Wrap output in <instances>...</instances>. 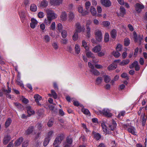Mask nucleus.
I'll return each instance as SVG.
<instances>
[{"instance_id":"nucleus-6","label":"nucleus","mask_w":147,"mask_h":147,"mask_svg":"<svg viewBox=\"0 0 147 147\" xmlns=\"http://www.w3.org/2000/svg\"><path fill=\"white\" fill-rule=\"evenodd\" d=\"M134 7L136 11L139 13H140L142 11V10L145 8L144 6L142 4H140L138 3L135 4Z\"/></svg>"},{"instance_id":"nucleus-49","label":"nucleus","mask_w":147,"mask_h":147,"mask_svg":"<svg viewBox=\"0 0 147 147\" xmlns=\"http://www.w3.org/2000/svg\"><path fill=\"white\" fill-rule=\"evenodd\" d=\"M129 63V60L127 59L119 63V65L123 66L127 65Z\"/></svg>"},{"instance_id":"nucleus-63","label":"nucleus","mask_w":147,"mask_h":147,"mask_svg":"<svg viewBox=\"0 0 147 147\" xmlns=\"http://www.w3.org/2000/svg\"><path fill=\"white\" fill-rule=\"evenodd\" d=\"M53 132L52 131H51L48 133L47 137V138H49L50 139L51 137L53 135Z\"/></svg>"},{"instance_id":"nucleus-9","label":"nucleus","mask_w":147,"mask_h":147,"mask_svg":"<svg viewBox=\"0 0 147 147\" xmlns=\"http://www.w3.org/2000/svg\"><path fill=\"white\" fill-rule=\"evenodd\" d=\"M25 13V11L23 10H21L19 12V15L21 19V21L23 23L25 22L26 19Z\"/></svg>"},{"instance_id":"nucleus-55","label":"nucleus","mask_w":147,"mask_h":147,"mask_svg":"<svg viewBox=\"0 0 147 147\" xmlns=\"http://www.w3.org/2000/svg\"><path fill=\"white\" fill-rule=\"evenodd\" d=\"M105 42H107L109 40V35L108 33H105Z\"/></svg>"},{"instance_id":"nucleus-61","label":"nucleus","mask_w":147,"mask_h":147,"mask_svg":"<svg viewBox=\"0 0 147 147\" xmlns=\"http://www.w3.org/2000/svg\"><path fill=\"white\" fill-rule=\"evenodd\" d=\"M105 51H102L101 52H98V55L99 57H102L105 55Z\"/></svg>"},{"instance_id":"nucleus-46","label":"nucleus","mask_w":147,"mask_h":147,"mask_svg":"<svg viewBox=\"0 0 147 147\" xmlns=\"http://www.w3.org/2000/svg\"><path fill=\"white\" fill-rule=\"evenodd\" d=\"M78 32L75 31L73 35L72 38L74 41H76L77 40L78 37Z\"/></svg>"},{"instance_id":"nucleus-8","label":"nucleus","mask_w":147,"mask_h":147,"mask_svg":"<svg viewBox=\"0 0 147 147\" xmlns=\"http://www.w3.org/2000/svg\"><path fill=\"white\" fill-rule=\"evenodd\" d=\"M78 12L81 14L83 16H85L88 15L89 13L88 11L84 10L83 9V7L79 5L78 7Z\"/></svg>"},{"instance_id":"nucleus-12","label":"nucleus","mask_w":147,"mask_h":147,"mask_svg":"<svg viewBox=\"0 0 147 147\" xmlns=\"http://www.w3.org/2000/svg\"><path fill=\"white\" fill-rule=\"evenodd\" d=\"M67 16L66 12L62 11L59 16V19L62 21H65L67 20Z\"/></svg>"},{"instance_id":"nucleus-44","label":"nucleus","mask_w":147,"mask_h":147,"mask_svg":"<svg viewBox=\"0 0 147 147\" xmlns=\"http://www.w3.org/2000/svg\"><path fill=\"white\" fill-rule=\"evenodd\" d=\"M86 36L88 37L89 38L90 35V28L89 26H87V27H86Z\"/></svg>"},{"instance_id":"nucleus-43","label":"nucleus","mask_w":147,"mask_h":147,"mask_svg":"<svg viewBox=\"0 0 147 147\" xmlns=\"http://www.w3.org/2000/svg\"><path fill=\"white\" fill-rule=\"evenodd\" d=\"M7 87L8 88V90L5 89L4 88H3L2 89L3 92H5L6 94L9 93L11 92V88L9 87L8 85L7 86Z\"/></svg>"},{"instance_id":"nucleus-34","label":"nucleus","mask_w":147,"mask_h":147,"mask_svg":"<svg viewBox=\"0 0 147 147\" xmlns=\"http://www.w3.org/2000/svg\"><path fill=\"white\" fill-rule=\"evenodd\" d=\"M52 46L55 50H57L59 48V46L58 43L56 42H53L51 43Z\"/></svg>"},{"instance_id":"nucleus-3","label":"nucleus","mask_w":147,"mask_h":147,"mask_svg":"<svg viewBox=\"0 0 147 147\" xmlns=\"http://www.w3.org/2000/svg\"><path fill=\"white\" fill-rule=\"evenodd\" d=\"M133 35L134 40L135 42H137L138 40H139V45H140L142 43V41L143 40V36H141L140 35H139L138 36L136 32L135 31H134Z\"/></svg>"},{"instance_id":"nucleus-21","label":"nucleus","mask_w":147,"mask_h":147,"mask_svg":"<svg viewBox=\"0 0 147 147\" xmlns=\"http://www.w3.org/2000/svg\"><path fill=\"white\" fill-rule=\"evenodd\" d=\"M74 50L76 54L78 55L80 53L81 51L80 47L78 44H76L75 45Z\"/></svg>"},{"instance_id":"nucleus-5","label":"nucleus","mask_w":147,"mask_h":147,"mask_svg":"<svg viewBox=\"0 0 147 147\" xmlns=\"http://www.w3.org/2000/svg\"><path fill=\"white\" fill-rule=\"evenodd\" d=\"M75 27L76 28L75 31L78 32H83L85 30L84 26V25L82 26L79 22H77L76 24Z\"/></svg>"},{"instance_id":"nucleus-2","label":"nucleus","mask_w":147,"mask_h":147,"mask_svg":"<svg viewBox=\"0 0 147 147\" xmlns=\"http://www.w3.org/2000/svg\"><path fill=\"white\" fill-rule=\"evenodd\" d=\"M111 109L105 108L102 111H99L97 112V114L98 115H103L107 117H111L112 116V114L111 113Z\"/></svg>"},{"instance_id":"nucleus-54","label":"nucleus","mask_w":147,"mask_h":147,"mask_svg":"<svg viewBox=\"0 0 147 147\" xmlns=\"http://www.w3.org/2000/svg\"><path fill=\"white\" fill-rule=\"evenodd\" d=\"M121 77L127 80H128L129 79V77L128 76V75L127 73H123L121 74Z\"/></svg>"},{"instance_id":"nucleus-57","label":"nucleus","mask_w":147,"mask_h":147,"mask_svg":"<svg viewBox=\"0 0 147 147\" xmlns=\"http://www.w3.org/2000/svg\"><path fill=\"white\" fill-rule=\"evenodd\" d=\"M16 82L20 86L22 87H24L23 84L22 83V82L20 80V79H17Z\"/></svg>"},{"instance_id":"nucleus-22","label":"nucleus","mask_w":147,"mask_h":147,"mask_svg":"<svg viewBox=\"0 0 147 147\" xmlns=\"http://www.w3.org/2000/svg\"><path fill=\"white\" fill-rule=\"evenodd\" d=\"M116 126V123L114 120H113L112 124L109 126V129L113 131L115 129Z\"/></svg>"},{"instance_id":"nucleus-52","label":"nucleus","mask_w":147,"mask_h":147,"mask_svg":"<svg viewBox=\"0 0 147 147\" xmlns=\"http://www.w3.org/2000/svg\"><path fill=\"white\" fill-rule=\"evenodd\" d=\"M112 54L116 57H119L121 55L117 51H114L112 53Z\"/></svg>"},{"instance_id":"nucleus-59","label":"nucleus","mask_w":147,"mask_h":147,"mask_svg":"<svg viewBox=\"0 0 147 147\" xmlns=\"http://www.w3.org/2000/svg\"><path fill=\"white\" fill-rule=\"evenodd\" d=\"M57 26L58 28V30L59 32H61L63 28L62 24L61 23H59L57 25Z\"/></svg>"},{"instance_id":"nucleus-48","label":"nucleus","mask_w":147,"mask_h":147,"mask_svg":"<svg viewBox=\"0 0 147 147\" xmlns=\"http://www.w3.org/2000/svg\"><path fill=\"white\" fill-rule=\"evenodd\" d=\"M85 5L86 9V11H89V8L91 5L90 2L88 1L86 2L85 4Z\"/></svg>"},{"instance_id":"nucleus-16","label":"nucleus","mask_w":147,"mask_h":147,"mask_svg":"<svg viewBox=\"0 0 147 147\" xmlns=\"http://www.w3.org/2000/svg\"><path fill=\"white\" fill-rule=\"evenodd\" d=\"M34 98L37 105L38 106H41V104L39 103V101L41 100L42 98V97L39 94H36L34 96Z\"/></svg>"},{"instance_id":"nucleus-45","label":"nucleus","mask_w":147,"mask_h":147,"mask_svg":"<svg viewBox=\"0 0 147 147\" xmlns=\"http://www.w3.org/2000/svg\"><path fill=\"white\" fill-rule=\"evenodd\" d=\"M33 129V126H31L26 131V133L27 134H30Z\"/></svg>"},{"instance_id":"nucleus-32","label":"nucleus","mask_w":147,"mask_h":147,"mask_svg":"<svg viewBox=\"0 0 147 147\" xmlns=\"http://www.w3.org/2000/svg\"><path fill=\"white\" fill-rule=\"evenodd\" d=\"M43 39L45 42L47 43L50 41V38L48 35H45L44 36Z\"/></svg>"},{"instance_id":"nucleus-64","label":"nucleus","mask_w":147,"mask_h":147,"mask_svg":"<svg viewBox=\"0 0 147 147\" xmlns=\"http://www.w3.org/2000/svg\"><path fill=\"white\" fill-rule=\"evenodd\" d=\"M124 45L125 46H127L129 45V39L128 38H125L124 39Z\"/></svg>"},{"instance_id":"nucleus-58","label":"nucleus","mask_w":147,"mask_h":147,"mask_svg":"<svg viewBox=\"0 0 147 147\" xmlns=\"http://www.w3.org/2000/svg\"><path fill=\"white\" fill-rule=\"evenodd\" d=\"M67 35V32L65 30H63L61 32V36L62 37L65 38L66 37Z\"/></svg>"},{"instance_id":"nucleus-56","label":"nucleus","mask_w":147,"mask_h":147,"mask_svg":"<svg viewBox=\"0 0 147 147\" xmlns=\"http://www.w3.org/2000/svg\"><path fill=\"white\" fill-rule=\"evenodd\" d=\"M138 64V61H135L131 65L129 66V68H133L136 66Z\"/></svg>"},{"instance_id":"nucleus-14","label":"nucleus","mask_w":147,"mask_h":147,"mask_svg":"<svg viewBox=\"0 0 147 147\" xmlns=\"http://www.w3.org/2000/svg\"><path fill=\"white\" fill-rule=\"evenodd\" d=\"M86 55L87 56L89 57H92V61L94 63H95L96 62L95 61V57L94 56L93 53H92L91 51H89L88 50H86Z\"/></svg>"},{"instance_id":"nucleus-60","label":"nucleus","mask_w":147,"mask_h":147,"mask_svg":"<svg viewBox=\"0 0 147 147\" xmlns=\"http://www.w3.org/2000/svg\"><path fill=\"white\" fill-rule=\"evenodd\" d=\"M51 93L52 94V96L54 98L56 99L57 98V94L54 90H51Z\"/></svg>"},{"instance_id":"nucleus-38","label":"nucleus","mask_w":147,"mask_h":147,"mask_svg":"<svg viewBox=\"0 0 147 147\" xmlns=\"http://www.w3.org/2000/svg\"><path fill=\"white\" fill-rule=\"evenodd\" d=\"M90 11L93 16H95L96 15V11L95 8L93 6H91L90 9Z\"/></svg>"},{"instance_id":"nucleus-53","label":"nucleus","mask_w":147,"mask_h":147,"mask_svg":"<svg viewBox=\"0 0 147 147\" xmlns=\"http://www.w3.org/2000/svg\"><path fill=\"white\" fill-rule=\"evenodd\" d=\"M50 139L49 138H46L43 142V145L44 146H47L49 142Z\"/></svg>"},{"instance_id":"nucleus-15","label":"nucleus","mask_w":147,"mask_h":147,"mask_svg":"<svg viewBox=\"0 0 147 147\" xmlns=\"http://www.w3.org/2000/svg\"><path fill=\"white\" fill-rule=\"evenodd\" d=\"M100 2L102 5L106 7H110L111 4L109 0H100Z\"/></svg>"},{"instance_id":"nucleus-39","label":"nucleus","mask_w":147,"mask_h":147,"mask_svg":"<svg viewBox=\"0 0 147 147\" xmlns=\"http://www.w3.org/2000/svg\"><path fill=\"white\" fill-rule=\"evenodd\" d=\"M104 80L105 82L107 83H109L111 80V78L108 75H106L104 76Z\"/></svg>"},{"instance_id":"nucleus-37","label":"nucleus","mask_w":147,"mask_h":147,"mask_svg":"<svg viewBox=\"0 0 147 147\" xmlns=\"http://www.w3.org/2000/svg\"><path fill=\"white\" fill-rule=\"evenodd\" d=\"M136 129L135 128L132 126H131L129 127V132L131 133L134 135H136V132L135 131Z\"/></svg>"},{"instance_id":"nucleus-25","label":"nucleus","mask_w":147,"mask_h":147,"mask_svg":"<svg viewBox=\"0 0 147 147\" xmlns=\"http://www.w3.org/2000/svg\"><path fill=\"white\" fill-rule=\"evenodd\" d=\"M90 71L92 74L96 76H99L100 74V72L97 69L94 68L92 69H90Z\"/></svg>"},{"instance_id":"nucleus-41","label":"nucleus","mask_w":147,"mask_h":147,"mask_svg":"<svg viewBox=\"0 0 147 147\" xmlns=\"http://www.w3.org/2000/svg\"><path fill=\"white\" fill-rule=\"evenodd\" d=\"M30 3V0H23V5L26 7L29 5Z\"/></svg>"},{"instance_id":"nucleus-1","label":"nucleus","mask_w":147,"mask_h":147,"mask_svg":"<svg viewBox=\"0 0 147 147\" xmlns=\"http://www.w3.org/2000/svg\"><path fill=\"white\" fill-rule=\"evenodd\" d=\"M46 13L47 14V18L45 19L44 23L46 24L49 25L53 19H55L57 18V15L53 11L49 9H47L46 10Z\"/></svg>"},{"instance_id":"nucleus-10","label":"nucleus","mask_w":147,"mask_h":147,"mask_svg":"<svg viewBox=\"0 0 147 147\" xmlns=\"http://www.w3.org/2000/svg\"><path fill=\"white\" fill-rule=\"evenodd\" d=\"M72 140L69 136L68 137L66 138V142L64 144V147H70L72 145Z\"/></svg>"},{"instance_id":"nucleus-33","label":"nucleus","mask_w":147,"mask_h":147,"mask_svg":"<svg viewBox=\"0 0 147 147\" xmlns=\"http://www.w3.org/2000/svg\"><path fill=\"white\" fill-rule=\"evenodd\" d=\"M11 120L10 118H8L5 122V127L6 128L8 127L11 123Z\"/></svg>"},{"instance_id":"nucleus-27","label":"nucleus","mask_w":147,"mask_h":147,"mask_svg":"<svg viewBox=\"0 0 147 147\" xmlns=\"http://www.w3.org/2000/svg\"><path fill=\"white\" fill-rule=\"evenodd\" d=\"M101 47L99 45L96 46L92 49V51L95 53L99 52L101 49Z\"/></svg>"},{"instance_id":"nucleus-7","label":"nucleus","mask_w":147,"mask_h":147,"mask_svg":"<svg viewBox=\"0 0 147 147\" xmlns=\"http://www.w3.org/2000/svg\"><path fill=\"white\" fill-rule=\"evenodd\" d=\"M95 35L96 40L98 42H100L102 39V35L101 31L97 29L95 31Z\"/></svg>"},{"instance_id":"nucleus-62","label":"nucleus","mask_w":147,"mask_h":147,"mask_svg":"<svg viewBox=\"0 0 147 147\" xmlns=\"http://www.w3.org/2000/svg\"><path fill=\"white\" fill-rule=\"evenodd\" d=\"M82 111L85 114L89 115L90 114V112L88 109H82Z\"/></svg>"},{"instance_id":"nucleus-40","label":"nucleus","mask_w":147,"mask_h":147,"mask_svg":"<svg viewBox=\"0 0 147 147\" xmlns=\"http://www.w3.org/2000/svg\"><path fill=\"white\" fill-rule=\"evenodd\" d=\"M142 116H143L142 121V125L143 126H144L146 123L147 117L145 115L144 113H142Z\"/></svg>"},{"instance_id":"nucleus-30","label":"nucleus","mask_w":147,"mask_h":147,"mask_svg":"<svg viewBox=\"0 0 147 147\" xmlns=\"http://www.w3.org/2000/svg\"><path fill=\"white\" fill-rule=\"evenodd\" d=\"M92 134L93 135L94 138L96 140H99L101 138V136L98 133L93 131L92 132Z\"/></svg>"},{"instance_id":"nucleus-51","label":"nucleus","mask_w":147,"mask_h":147,"mask_svg":"<svg viewBox=\"0 0 147 147\" xmlns=\"http://www.w3.org/2000/svg\"><path fill=\"white\" fill-rule=\"evenodd\" d=\"M116 49V51H121L122 49V45L120 44H118Z\"/></svg>"},{"instance_id":"nucleus-20","label":"nucleus","mask_w":147,"mask_h":147,"mask_svg":"<svg viewBox=\"0 0 147 147\" xmlns=\"http://www.w3.org/2000/svg\"><path fill=\"white\" fill-rule=\"evenodd\" d=\"M11 139V137L9 135L5 136L3 139V143L4 144H7Z\"/></svg>"},{"instance_id":"nucleus-13","label":"nucleus","mask_w":147,"mask_h":147,"mask_svg":"<svg viewBox=\"0 0 147 147\" xmlns=\"http://www.w3.org/2000/svg\"><path fill=\"white\" fill-rule=\"evenodd\" d=\"M63 1V0H50V3L51 5L58 6Z\"/></svg>"},{"instance_id":"nucleus-24","label":"nucleus","mask_w":147,"mask_h":147,"mask_svg":"<svg viewBox=\"0 0 147 147\" xmlns=\"http://www.w3.org/2000/svg\"><path fill=\"white\" fill-rule=\"evenodd\" d=\"M23 140L22 137H21L19 138L14 143L15 145L16 146H20Z\"/></svg>"},{"instance_id":"nucleus-26","label":"nucleus","mask_w":147,"mask_h":147,"mask_svg":"<svg viewBox=\"0 0 147 147\" xmlns=\"http://www.w3.org/2000/svg\"><path fill=\"white\" fill-rule=\"evenodd\" d=\"M117 67V65L115 63H113L110 65L108 67V69L109 70H112L115 69Z\"/></svg>"},{"instance_id":"nucleus-47","label":"nucleus","mask_w":147,"mask_h":147,"mask_svg":"<svg viewBox=\"0 0 147 147\" xmlns=\"http://www.w3.org/2000/svg\"><path fill=\"white\" fill-rule=\"evenodd\" d=\"M103 27L108 26L110 24V22L108 21H104L101 24Z\"/></svg>"},{"instance_id":"nucleus-35","label":"nucleus","mask_w":147,"mask_h":147,"mask_svg":"<svg viewBox=\"0 0 147 147\" xmlns=\"http://www.w3.org/2000/svg\"><path fill=\"white\" fill-rule=\"evenodd\" d=\"M125 112L124 111H122L120 112L117 116V117L120 120L121 119L123 116L124 115Z\"/></svg>"},{"instance_id":"nucleus-18","label":"nucleus","mask_w":147,"mask_h":147,"mask_svg":"<svg viewBox=\"0 0 147 147\" xmlns=\"http://www.w3.org/2000/svg\"><path fill=\"white\" fill-rule=\"evenodd\" d=\"M26 109L29 116H31L34 113V111L32 109L30 106L27 105L26 107Z\"/></svg>"},{"instance_id":"nucleus-19","label":"nucleus","mask_w":147,"mask_h":147,"mask_svg":"<svg viewBox=\"0 0 147 147\" xmlns=\"http://www.w3.org/2000/svg\"><path fill=\"white\" fill-rule=\"evenodd\" d=\"M48 3V2L47 1L43 0L39 3V6L42 8L46 7L47 6Z\"/></svg>"},{"instance_id":"nucleus-17","label":"nucleus","mask_w":147,"mask_h":147,"mask_svg":"<svg viewBox=\"0 0 147 147\" xmlns=\"http://www.w3.org/2000/svg\"><path fill=\"white\" fill-rule=\"evenodd\" d=\"M120 13H117V15L118 16H120L123 17L124 15L126 14V10L125 9L123 6H121L120 7Z\"/></svg>"},{"instance_id":"nucleus-31","label":"nucleus","mask_w":147,"mask_h":147,"mask_svg":"<svg viewBox=\"0 0 147 147\" xmlns=\"http://www.w3.org/2000/svg\"><path fill=\"white\" fill-rule=\"evenodd\" d=\"M110 35L112 38H115L117 36V31L115 29H113L111 32Z\"/></svg>"},{"instance_id":"nucleus-28","label":"nucleus","mask_w":147,"mask_h":147,"mask_svg":"<svg viewBox=\"0 0 147 147\" xmlns=\"http://www.w3.org/2000/svg\"><path fill=\"white\" fill-rule=\"evenodd\" d=\"M102 79L101 77L99 76L97 77L96 80L95 84L97 85H100L102 82Z\"/></svg>"},{"instance_id":"nucleus-42","label":"nucleus","mask_w":147,"mask_h":147,"mask_svg":"<svg viewBox=\"0 0 147 147\" xmlns=\"http://www.w3.org/2000/svg\"><path fill=\"white\" fill-rule=\"evenodd\" d=\"M74 17V15L73 12L71 11L70 12L69 14V20L70 21H72Z\"/></svg>"},{"instance_id":"nucleus-23","label":"nucleus","mask_w":147,"mask_h":147,"mask_svg":"<svg viewBox=\"0 0 147 147\" xmlns=\"http://www.w3.org/2000/svg\"><path fill=\"white\" fill-rule=\"evenodd\" d=\"M101 127L105 135L109 133L107 131V127L103 122H102L101 123Z\"/></svg>"},{"instance_id":"nucleus-11","label":"nucleus","mask_w":147,"mask_h":147,"mask_svg":"<svg viewBox=\"0 0 147 147\" xmlns=\"http://www.w3.org/2000/svg\"><path fill=\"white\" fill-rule=\"evenodd\" d=\"M30 27L32 29L34 28L38 23V21L35 18H32L31 19Z\"/></svg>"},{"instance_id":"nucleus-36","label":"nucleus","mask_w":147,"mask_h":147,"mask_svg":"<svg viewBox=\"0 0 147 147\" xmlns=\"http://www.w3.org/2000/svg\"><path fill=\"white\" fill-rule=\"evenodd\" d=\"M82 46L86 50H89V47L88 46L87 43L84 40H83L82 41Z\"/></svg>"},{"instance_id":"nucleus-50","label":"nucleus","mask_w":147,"mask_h":147,"mask_svg":"<svg viewBox=\"0 0 147 147\" xmlns=\"http://www.w3.org/2000/svg\"><path fill=\"white\" fill-rule=\"evenodd\" d=\"M14 105L19 109H20L22 107V105L20 103L17 102L13 103Z\"/></svg>"},{"instance_id":"nucleus-4","label":"nucleus","mask_w":147,"mask_h":147,"mask_svg":"<svg viewBox=\"0 0 147 147\" xmlns=\"http://www.w3.org/2000/svg\"><path fill=\"white\" fill-rule=\"evenodd\" d=\"M63 139V136H59L57 137L55 140L53 145L54 147H59V146Z\"/></svg>"},{"instance_id":"nucleus-29","label":"nucleus","mask_w":147,"mask_h":147,"mask_svg":"<svg viewBox=\"0 0 147 147\" xmlns=\"http://www.w3.org/2000/svg\"><path fill=\"white\" fill-rule=\"evenodd\" d=\"M30 10L32 12H35L37 10V7L36 5L34 4H31L30 7Z\"/></svg>"}]
</instances>
